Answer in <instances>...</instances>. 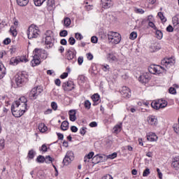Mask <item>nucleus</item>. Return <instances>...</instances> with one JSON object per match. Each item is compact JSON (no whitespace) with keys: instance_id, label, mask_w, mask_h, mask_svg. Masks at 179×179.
<instances>
[{"instance_id":"412c9836","label":"nucleus","mask_w":179,"mask_h":179,"mask_svg":"<svg viewBox=\"0 0 179 179\" xmlns=\"http://www.w3.org/2000/svg\"><path fill=\"white\" fill-rule=\"evenodd\" d=\"M6 73V69L5 68V66H3L2 62H0V79H2V78L5 76Z\"/></svg>"},{"instance_id":"69168bd1","label":"nucleus","mask_w":179,"mask_h":179,"mask_svg":"<svg viewBox=\"0 0 179 179\" xmlns=\"http://www.w3.org/2000/svg\"><path fill=\"white\" fill-rule=\"evenodd\" d=\"M71 131L72 132H78V127H76V126H72L71 127Z\"/></svg>"},{"instance_id":"680f3d73","label":"nucleus","mask_w":179,"mask_h":179,"mask_svg":"<svg viewBox=\"0 0 179 179\" xmlns=\"http://www.w3.org/2000/svg\"><path fill=\"white\" fill-rule=\"evenodd\" d=\"M101 179H113V176L111 175L108 174L106 176H103Z\"/></svg>"},{"instance_id":"603ef678","label":"nucleus","mask_w":179,"mask_h":179,"mask_svg":"<svg viewBox=\"0 0 179 179\" xmlns=\"http://www.w3.org/2000/svg\"><path fill=\"white\" fill-rule=\"evenodd\" d=\"M75 38H76V40H82V38H83V36L80 33H76Z\"/></svg>"},{"instance_id":"9d476101","label":"nucleus","mask_w":179,"mask_h":179,"mask_svg":"<svg viewBox=\"0 0 179 179\" xmlns=\"http://www.w3.org/2000/svg\"><path fill=\"white\" fill-rule=\"evenodd\" d=\"M120 92L125 99H129V97H131V90L127 86L122 87L120 90Z\"/></svg>"},{"instance_id":"e433bc0d","label":"nucleus","mask_w":179,"mask_h":179,"mask_svg":"<svg viewBox=\"0 0 179 179\" xmlns=\"http://www.w3.org/2000/svg\"><path fill=\"white\" fill-rule=\"evenodd\" d=\"M10 31L13 37H16L17 36V31H16V29H15L14 27H10Z\"/></svg>"},{"instance_id":"ea45409f","label":"nucleus","mask_w":179,"mask_h":179,"mask_svg":"<svg viewBox=\"0 0 179 179\" xmlns=\"http://www.w3.org/2000/svg\"><path fill=\"white\" fill-rule=\"evenodd\" d=\"M18 58V62H27V58L26 57V56H21V57H17Z\"/></svg>"},{"instance_id":"09e8293b","label":"nucleus","mask_w":179,"mask_h":179,"mask_svg":"<svg viewBox=\"0 0 179 179\" xmlns=\"http://www.w3.org/2000/svg\"><path fill=\"white\" fill-rule=\"evenodd\" d=\"M148 26L150 27H151L152 29H153L154 30H157V27H156V25L155 24V23H153L152 22H148Z\"/></svg>"},{"instance_id":"a878e982","label":"nucleus","mask_w":179,"mask_h":179,"mask_svg":"<svg viewBox=\"0 0 179 179\" xmlns=\"http://www.w3.org/2000/svg\"><path fill=\"white\" fill-rule=\"evenodd\" d=\"M103 157L105 159V162H107L108 159H110L111 160H113V159H115V157H117V153L113 152V154L109 155H103Z\"/></svg>"},{"instance_id":"052dcab7","label":"nucleus","mask_w":179,"mask_h":179,"mask_svg":"<svg viewBox=\"0 0 179 179\" xmlns=\"http://www.w3.org/2000/svg\"><path fill=\"white\" fill-rule=\"evenodd\" d=\"M80 135H83H83H85L86 134V128H84V127L81 128L80 129Z\"/></svg>"},{"instance_id":"a19ab883","label":"nucleus","mask_w":179,"mask_h":179,"mask_svg":"<svg viewBox=\"0 0 179 179\" xmlns=\"http://www.w3.org/2000/svg\"><path fill=\"white\" fill-rule=\"evenodd\" d=\"M136 37H138V33H136V31H133L130 34V40H135Z\"/></svg>"},{"instance_id":"bb28decb","label":"nucleus","mask_w":179,"mask_h":179,"mask_svg":"<svg viewBox=\"0 0 179 179\" xmlns=\"http://www.w3.org/2000/svg\"><path fill=\"white\" fill-rule=\"evenodd\" d=\"M17 3L19 6H26L29 3V0H17Z\"/></svg>"},{"instance_id":"58836bf2","label":"nucleus","mask_w":179,"mask_h":179,"mask_svg":"<svg viewBox=\"0 0 179 179\" xmlns=\"http://www.w3.org/2000/svg\"><path fill=\"white\" fill-rule=\"evenodd\" d=\"M93 156H94V152H90L87 156L85 157L84 162H87V159L88 160H90V159H92Z\"/></svg>"},{"instance_id":"dca6fc26","label":"nucleus","mask_w":179,"mask_h":179,"mask_svg":"<svg viewBox=\"0 0 179 179\" xmlns=\"http://www.w3.org/2000/svg\"><path fill=\"white\" fill-rule=\"evenodd\" d=\"M171 167L174 169L176 171H179V158L175 157L171 163Z\"/></svg>"},{"instance_id":"0eeeda50","label":"nucleus","mask_w":179,"mask_h":179,"mask_svg":"<svg viewBox=\"0 0 179 179\" xmlns=\"http://www.w3.org/2000/svg\"><path fill=\"white\" fill-rule=\"evenodd\" d=\"M147 122L150 127H157L159 120L157 116L151 115L147 117Z\"/></svg>"},{"instance_id":"3c124183","label":"nucleus","mask_w":179,"mask_h":179,"mask_svg":"<svg viewBox=\"0 0 179 179\" xmlns=\"http://www.w3.org/2000/svg\"><path fill=\"white\" fill-rule=\"evenodd\" d=\"M135 12L136 13H140V15H143V13H145V10L142 8H136Z\"/></svg>"},{"instance_id":"49530a36","label":"nucleus","mask_w":179,"mask_h":179,"mask_svg":"<svg viewBox=\"0 0 179 179\" xmlns=\"http://www.w3.org/2000/svg\"><path fill=\"white\" fill-rule=\"evenodd\" d=\"M29 159H34V150H31L28 152Z\"/></svg>"},{"instance_id":"1a4fd4ad","label":"nucleus","mask_w":179,"mask_h":179,"mask_svg":"<svg viewBox=\"0 0 179 179\" xmlns=\"http://www.w3.org/2000/svg\"><path fill=\"white\" fill-rule=\"evenodd\" d=\"M33 52L34 54H36V55H37L38 58H41L42 59H46L48 55L45 50L38 48H36Z\"/></svg>"},{"instance_id":"2eb2a0df","label":"nucleus","mask_w":179,"mask_h":179,"mask_svg":"<svg viewBox=\"0 0 179 179\" xmlns=\"http://www.w3.org/2000/svg\"><path fill=\"white\" fill-rule=\"evenodd\" d=\"M31 66H37V65H40V64H41V60H40L36 54H34V57L31 62Z\"/></svg>"},{"instance_id":"37998d69","label":"nucleus","mask_w":179,"mask_h":179,"mask_svg":"<svg viewBox=\"0 0 179 179\" xmlns=\"http://www.w3.org/2000/svg\"><path fill=\"white\" fill-rule=\"evenodd\" d=\"M84 106H85V108H87V110H90L92 103H90V101H89V100H86L85 101Z\"/></svg>"},{"instance_id":"473e14b6","label":"nucleus","mask_w":179,"mask_h":179,"mask_svg":"<svg viewBox=\"0 0 179 179\" xmlns=\"http://www.w3.org/2000/svg\"><path fill=\"white\" fill-rule=\"evenodd\" d=\"M54 159L51 157L50 155H47L45 157V162L47 163V164H50V163H52Z\"/></svg>"},{"instance_id":"2f4dec72","label":"nucleus","mask_w":179,"mask_h":179,"mask_svg":"<svg viewBox=\"0 0 179 179\" xmlns=\"http://www.w3.org/2000/svg\"><path fill=\"white\" fill-rule=\"evenodd\" d=\"M10 65H17L19 64V59L18 57H13L10 60Z\"/></svg>"},{"instance_id":"8fccbe9b","label":"nucleus","mask_w":179,"mask_h":179,"mask_svg":"<svg viewBox=\"0 0 179 179\" xmlns=\"http://www.w3.org/2000/svg\"><path fill=\"white\" fill-rule=\"evenodd\" d=\"M85 8L87 9V10H90L91 9H93V5H89V2L86 1L85 2Z\"/></svg>"},{"instance_id":"c756f323","label":"nucleus","mask_w":179,"mask_h":179,"mask_svg":"<svg viewBox=\"0 0 179 179\" xmlns=\"http://www.w3.org/2000/svg\"><path fill=\"white\" fill-rule=\"evenodd\" d=\"M167 101L159 99V108H165V107H167Z\"/></svg>"},{"instance_id":"0e129e2a","label":"nucleus","mask_w":179,"mask_h":179,"mask_svg":"<svg viewBox=\"0 0 179 179\" xmlns=\"http://www.w3.org/2000/svg\"><path fill=\"white\" fill-rule=\"evenodd\" d=\"M87 58L89 61H92L93 59V55L92 53L87 54Z\"/></svg>"},{"instance_id":"e2e57ef3","label":"nucleus","mask_w":179,"mask_h":179,"mask_svg":"<svg viewBox=\"0 0 179 179\" xmlns=\"http://www.w3.org/2000/svg\"><path fill=\"white\" fill-rule=\"evenodd\" d=\"M97 40L98 38L96 36H92L91 38V41L92 43H93L94 44H96V43H97Z\"/></svg>"},{"instance_id":"a18cd8bd","label":"nucleus","mask_w":179,"mask_h":179,"mask_svg":"<svg viewBox=\"0 0 179 179\" xmlns=\"http://www.w3.org/2000/svg\"><path fill=\"white\" fill-rule=\"evenodd\" d=\"M173 131L176 132V134H179V124H173Z\"/></svg>"},{"instance_id":"cd10ccee","label":"nucleus","mask_w":179,"mask_h":179,"mask_svg":"<svg viewBox=\"0 0 179 179\" xmlns=\"http://www.w3.org/2000/svg\"><path fill=\"white\" fill-rule=\"evenodd\" d=\"M71 18H69L68 17H64V26H65V27H69V26H71Z\"/></svg>"},{"instance_id":"de8ad7c7","label":"nucleus","mask_w":179,"mask_h":179,"mask_svg":"<svg viewBox=\"0 0 179 179\" xmlns=\"http://www.w3.org/2000/svg\"><path fill=\"white\" fill-rule=\"evenodd\" d=\"M60 37H66L68 36V31L66 30H63L61 31L59 33Z\"/></svg>"},{"instance_id":"f257e3e1","label":"nucleus","mask_w":179,"mask_h":179,"mask_svg":"<svg viewBox=\"0 0 179 179\" xmlns=\"http://www.w3.org/2000/svg\"><path fill=\"white\" fill-rule=\"evenodd\" d=\"M27 99L24 96H22L18 100L15 101L11 106L13 115L17 118L22 117L27 110Z\"/></svg>"},{"instance_id":"5701e85b","label":"nucleus","mask_w":179,"mask_h":179,"mask_svg":"<svg viewBox=\"0 0 179 179\" xmlns=\"http://www.w3.org/2000/svg\"><path fill=\"white\" fill-rule=\"evenodd\" d=\"M76 55L71 50H69L66 54V58L69 59V61H71V59H73Z\"/></svg>"},{"instance_id":"c85d7f7f","label":"nucleus","mask_w":179,"mask_h":179,"mask_svg":"<svg viewBox=\"0 0 179 179\" xmlns=\"http://www.w3.org/2000/svg\"><path fill=\"white\" fill-rule=\"evenodd\" d=\"M158 17H159L161 22H162V23H166V22H167V19L166 18V17H164V15H163V13L162 12H159L157 14Z\"/></svg>"},{"instance_id":"72a5a7b5","label":"nucleus","mask_w":179,"mask_h":179,"mask_svg":"<svg viewBox=\"0 0 179 179\" xmlns=\"http://www.w3.org/2000/svg\"><path fill=\"white\" fill-rule=\"evenodd\" d=\"M173 24L174 27H176V29H178L179 28V20H178V18L174 17L173 19Z\"/></svg>"},{"instance_id":"4468645a","label":"nucleus","mask_w":179,"mask_h":179,"mask_svg":"<svg viewBox=\"0 0 179 179\" xmlns=\"http://www.w3.org/2000/svg\"><path fill=\"white\" fill-rule=\"evenodd\" d=\"M62 87L65 92H71V90H73V89H75L72 81L63 83Z\"/></svg>"},{"instance_id":"f704fd0d","label":"nucleus","mask_w":179,"mask_h":179,"mask_svg":"<svg viewBox=\"0 0 179 179\" xmlns=\"http://www.w3.org/2000/svg\"><path fill=\"white\" fill-rule=\"evenodd\" d=\"M45 160V157L43 155H39L36 158L37 163H44Z\"/></svg>"},{"instance_id":"393cba45","label":"nucleus","mask_w":179,"mask_h":179,"mask_svg":"<svg viewBox=\"0 0 179 179\" xmlns=\"http://www.w3.org/2000/svg\"><path fill=\"white\" fill-rule=\"evenodd\" d=\"M68 128H69V122H68V121L62 122L61 124V129L62 131H67Z\"/></svg>"},{"instance_id":"5fc2aeb1","label":"nucleus","mask_w":179,"mask_h":179,"mask_svg":"<svg viewBox=\"0 0 179 179\" xmlns=\"http://www.w3.org/2000/svg\"><path fill=\"white\" fill-rule=\"evenodd\" d=\"M48 148H47V145L45 144H43L42 146H41V148L40 149V150H41V152H47Z\"/></svg>"},{"instance_id":"9b49d317","label":"nucleus","mask_w":179,"mask_h":179,"mask_svg":"<svg viewBox=\"0 0 179 179\" xmlns=\"http://www.w3.org/2000/svg\"><path fill=\"white\" fill-rule=\"evenodd\" d=\"M15 83H17V86H19V85H22V83L27 80V78L24 76L23 73H18L15 75Z\"/></svg>"},{"instance_id":"4be33fe9","label":"nucleus","mask_w":179,"mask_h":179,"mask_svg":"<svg viewBox=\"0 0 179 179\" xmlns=\"http://www.w3.org/2000/svg\"><path fill=\"white\" fill-rule=\"evenodd\" d=\"M151 107L154 108V110H160V101L159 99L157 101H153L151 103Z\"/></svg>"},{"instance_id":"c9c22d12","label":"nucleus","mask_w":179,"mask_h":179,"mask_svg":"<svg viewBox=\"0 0 179 179\" xmlns=\"http://www.w3.org/2000/svg\"><path fill=\"white\" fill-rule=\"evenodd\" d=\"M92 99L93 100V101L94 103H97V101H99L100 100V96L98 94H94L92 96Z\"/></svg>"},{"instance_id":"79ce46f5","label":"nucleus","mask_w":179,"mask_h":179,"mask_svg":"<svg viewBox=\"0 0 179 179\" xmlns=\"http://www.w3.org/2000/svg\"><path fill=\"white\" fill-rule=\"evenodd\" d=\"M54 5H55V0H48L47 6L49 8H52V6H54Z\"/></svg>"},{"instance_id":"864d4df0","label":"nucleus","mask_w":179,"mask_h":179,"mask_svg":"<svg viewBox=\"0 0 179 179\" xmlns=\"http://www.w3.org/2000/svg\"><path fill=\"white\" fill-rule=\"evenodd\" d=\"M76 42V41L75 40V38H73V37L69 38V44H71V45H73V44H75Z\"/></svg>"},{"instance_id":"aec40b11","label":"nucleus","mask_w":179,"mask_h":179,"mask_svg":"<svg viewBox=\"0 0 179 179\" xmlns=\"http://www.w3.org/2000/svg\"><path fill=\"white\" fill-rule=\"evenodd\" d=\"M69 114L70 121H72L73 122L76 121V110H69Z\"/></svg>"},{"instance_id":"7ed1b4c3","label":"nucleus","mask_w":179,"mask_h":179,"mask_svg":"<svg viewBox=\"0 0 179 179\" xmlns=\"http://www.w3.org/2000/svg\"><path fill=\"white\" fill-rule=\"evenodd\" d=\"M27 34L29 40H31V38H37V37L40 36V29H38V27L32 24L28 28Z\"/></svg>"},{"instance_id":"4c0bfd02","label":"nucleus","mask_w":179,"mask_h":179,"mask_svg":"<svg viewBox=\"0 0 179 179\" xmlns=\"http://www.w3.org/2000/svg\"><path fill=\"white\" fill-rule=\"evenodd\" d=\"M34 2L36 6H41L42 3L45 2V0H34Z\"/></svg>"},{"instance_id":"a211bd4d","label":"nucleus","mask_w":179,"mask_h":179,"mask_svg":"<svg viewBox=\"0 0 179 179\" xmlns=\"http://www.w3.org/2000/svg\"><path fill=\"white\" fill-rule=\"evenodd\" d=\"M103 8H111L113 6V0H101Z\"/></svg>"},{"instance_id":"13d9d810","label":"nucleus","mask_w":179,"mask_h":179,"mask_svg":"<svg viewBox=\"0 0 179 179\" xmlns=\"http://www.w3.org/2000/svg\"><path fill=\"white\" fill-rule=\"evenodd\" d=\"M102 69L104 71V72H107V71H110V66H108V64L103 66Z\"/></svg>"},{"instance_id":"f3484780","label":"nucleus","mask_w":179,"mask_h":179,"mask_svg":"<svg viewBox=\"0 0 179 179\" xmlns=\"http://www.w3.org/2000/svg\"><path fill=\"white\" fill-rule=\"evenodd\" d=\"M107 59H108V62H110V63L118 62V58L113 53L108 54Z\"/></svg>"},{"instance_id":"f8f14e48","label":"nucleus","mask_w":179,"mask_h":179,"mask_svg":"<svg viewBox=\"0 0 179 179\" xmlns=\"http://www.w3.org/2000/svg\"><path fill=\"white\" fill-rule=\"evenodd\" d=\"M147 141L149 142H157L159 141V136L156 135V133L148 132L146 134Z\"/></svg>"},{"instance_id":"bf43d9fd","label":"nucleus","mask_w":179,"mask_h":179,"mask_svg":"<svg viewBox=\"0 0 179 179\" xmlns=\"http://www.w3.org/2000/svg\"><path fill=\"white\" fill-rule=\"evenodd\" d=\"M51 107L55 110H57V108H58V106L57 105V103H55V102H52Z\"/></svg>"},{"instance_id":"b1692460","label":"nucleus","mask_w":179,"mask_h":179,"mask_svg":"<svg viewBox=\"0 0 179 179\" xmlns=\"http://www.w3.org/2000/svg\"><path fill=\"white\" fill-rule=\"evenodd\" d=\"M122 128V124H116L113 127V134H120V132H121V129Z\"/></svg>"},{"instance_id":"338daca9","label":"nucleus","mask_w":179,"mask_h":179,"mask_svg":"<svg viewBox=\"0 0 179 179\" xmlns=\"http://www.w3.org/2000/svg\"><path fill=\"white\" fill-rule=\"evenodd\" d=\"M61 79H65V78H68V73H63L60 76Z\"/></svg>"},{"instance_id":"6e6d98bb","label":"nucleus","mask_w":179,"mask_h":179,"mask_svg":"<svg viewBox=\"0 0 179 179\" xmlns=\"http://www.w3.org/2000/svg\"><path fill=\"white\" fill-rule=\"evenodd\" d=\"M169 90L171 94H176V93H177V91L176 90L175 87H170Z\"/></svg>"},{"instance_id":"7c9ffc66","label":"nucleus","mask_w":179,"mask_h":179,"mask_svg":"<svg viewBox=\"0 0 179 179\" xmlns=\"http://www.w3.org/2000/svg\"><path fill=\"white\" fill-rule=\"evenodd\" d=\"M155 36L158 40H162V38H163V32L160 30L156 29Z\"/></svg>"},{"instance_id":"774afa93","label":"nucleus","mask_w":179,"mask_h":179,"mask_svg":"<svg viewBox=\"0 0 179 179\" xmlns=\"http://www.w3.org/2000/svg\"><path fill=\"white\" fill-rule=\"evenodd\" d=\"M90 127L92 128H94L95 127H97V122H92L90 124Z\"/></svg>"},{"instance_id":"ddd939ff","label":"nucleus","mask_w":179,"mask_h":179,"mask_svg":"<svg viewBox=\"0 0 179 179\" xmlns=\"http://www.w3.org/2000/svg\"><path fill=\"white\" fill-rule=\"evenodd\" d=\"M138 80L141 83H148V82L150 80V73H144L143 75L140 76Z\"/></svg>"},{"instance_id":"39448f33","label":"nucleus","mask_w":179,"mask_h":179,"mask_svg":"<svg viewBox=\"0 0 179 179\" xmlns=\"http://www.w3.org/2000/svg\"><path fill=\"white\" fill-rule=\"evenodd\" d=\"M45 44L49 45V47H52L54 45V39L52 38V31H47L45 34Z\"/></svg>"},{"instance_id":"f03ea898","label":"nucleus","mask_w":179,"mask_h":179,"mask_svg":"<svg viewBox=\"0 0 179 179\" xmlns=\"http://www.w3.org/2000/svg\"><path fill=\"white\" fill-rule=\"evenodd\" d=\"M176 64V60L173 58H165L162 60L161 65H154L150 69V71L154 73V75H159V73H163L166 72L169 68H171L173 65Z\"/></svg>"},{"instance_id":"c03bdc74","label":"nucleus","mask_w":179,"mask_h":179,"mask_svg":"<svg viewBox=\"0 0 179 179\" xmlns=\"http://www.w3.org/2000/svg\"><path fill=\"white\" fill-rule=\"evenodd\" d=\"M149 174H150V169H149V168H147L143 173V177H148Z\"/></svg>"},{"instance_id":"4d7b16f0","label":"nucleus","mask_w":179,"mask_h":179,"mask_svg":"<svg viewBox=\"0 0 179 179\" xmlns=\"http://www.w3.org/2000/svg\"><path fill=\"white\" fill-rule=\"evenodd\" d=\"M11 40L9 38H6L4 41H3V44H5V45H8V44H10Z\"/></svg>"},{"instance_id":"423d86ee","label":"nucleus","mask_w":179,"mask_h":179,"mask_svg":"<svg viewBox=\"0 0 179 179\" xmlns=\"http://www.w3.org/2000/svg\"><path fill=\"white\" fill-rule=\"evenodd\" d=\"M73 159H75V157H73V152L71 151H68L63 160L64 166H69L70 163H72V162H73Z\"/></svg>"},{"instance_id":"20e7f679","label":"nucleus","mask_w":179,"mask_h":179,"mask_svg":"<svg viewBox=\"0 0 179 179\" xmlns=\"http://www.w3.org/2000/svg\"><path fill=\"white\" fill-rule=\"evenodd\" d=\"M107 36L110 44H120L121 42V34L118 32L109 31Z\"/></svg>"},{"instance_id":"6e6552de","label":"nucleus","mask_w":179,"mask_h":179,"mask_svg":"<svg viewBox=\"0 0 179 179\" xmlns=\"http://www.w3.org/2000/svg\"><path fill=\"white\" fill-rule=\"evenodd\" d=\"M43 92V87L37 86L34 87L30 92L31 97H34V99H36L37 96H39Z\"/></svg>"},{"instance_id":"6ab92c4d","label":"nucleus","mask_w":179,"mask_h":179,"mask_svg":"<svg viewBox=\"0 0 179 179\" xmlns=\"http://www.w3.org/2000/svg\"><path fill=\"white\" fill-rule=\"evenodd\" d=\"M38 129L40 132H41V134H44L45 132H47V131H48V128L44 123H40L38 126Z\"/></svg>"}]
</instances>
